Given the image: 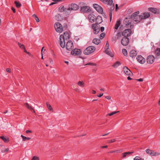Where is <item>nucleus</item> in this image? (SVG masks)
I'll list each match as a JSON object with an SVG mask.
<instances>
[{"instance_id": "nucleus-1", "label": "nucleus", "mask_w": 160, "mask_h": 160, "mask_svg": "<svg viewBox=\"0 0 160 160\" xmlns=\"http://www.w3.org/2000/svg\"><path fill=\"white\" fill-rule=\"evenodd\" d=\"M55 30L57 32L61 33L63 31L67 29L68 26L67 23L66 22L62 23L60 22H56L54 24Z\"/></svg>"}, {"instance_id": "nucleus-2", "label": "nucleus", "mask_w": 160, "mask_h": 160, "mask_svg": "<svg viewBox=\"0 0 160 160\" xmlns=\"http://www.w3.org/2000/svg\"><path fill=\"white\" fill-rule=\"evenodd\" d=\"M70 38L69 35L67 32H65L64 35H61L60 37V44L61 47L64 48L65 47V39L68 40Z\"/></svg>"}, {"instance_id": "nucleus-3", "label": "nucleus", "mask_w": 160, "mask_h": 160, "mask_svg": "<svg viewBox=\"0 0 160 160\" xmlns=\"http://www.w3.org/2000/svg\"><path fill=\"white\" fill-rule=\"evenodd\" d=\"M139 13V12L138 11L134 12L130 16V17L132 18L133 22L134 23L137 24L143 19L142 15H138Z\"/></svg>"}, {"instance_id": "nucleus-4", "label": "nucleus", "mask_w": 160, "mask_h": 160, "mask_svg": "<svg viewBox=\"0 0 160 160\" xmlns=\"http://www.w3.org/2000/svg\"><path fill=\"white\" fill-rule=\"evenodd\" d=\"M128 18H126L124 20V23L125 25L127 28L132 29L134 27L133 25L132 24L133 19L130 17V16H128Z\"/></svg>"}, {"instance_id": "nucleus-5", "label": "nucleus", "mask_w": 160, "mask_h": 160, "mask_svg": "<svg viewBox=\"0 0 160 160\" xmlns=\"http://www.w3.org/2000/svg\"><path fill=\"white\" fill-rule=\"evenodd\" d=\"M96 50V48L93 46L88 47L83 51V53L86 55H88L94 52Z\"/></svg>"}, {"instance_id": "nucleus-6", "label": "nucleus", "mask_w": 160, "mask_h": 160, "mask_svg": "<svg viewBox=\"0 0 160 160\" xmlns=\"http://www.w3.org/2000/svg\"><path fill=\"white\" fill-rule=\"evenodd\" d=\"M68 8L67 9V10H77L79 8V6L76 4L72 3L69 5Z\"/></svg>"}, {"instance_id": "nucleus-7", "label": "nucleus", "mask_w": 160, "mask_h": 160, "mask_svg": "<svg viewBox=\"0 0 160 160\" xmlns=\"http://www.w3.org/2000/svg\"><path fill=\"white\" fill-rule=\"evenodd\" d=\"M132 33L131 29L130 28L125 29L124 31L122 32V35L124 37L130 36Z\"/></svg>"}, {"instance_id": "nucleus-8", "label": "nucleus", "mask_w": 160, "mask_h": 160, "mask_svg": "<svg viewBox=\"0 0 160 160\" xmlns=\"http://www.w3.org/2000/svg\"><path fill=\"white\" fill-rule=\"evenodd\" d=\"M100 25H95L94 24H92V28L93 29V32L94 34H98L100 31Z\"/></svg>"}, {"instance_id": "nucleus-9", "label": "nucleus", "mask_w": 160, "mask_h": 160, "mask_svg": "<svg viewBox=\"0 0 160 160\" xmlns=\"http://www.w3.org/2000/svg\"><path fill=\"white\" fill-rule=\"evenodd\" d=\"M93 6L94 8L100 13L102 14L103 12L102 8L99 5L97 4H93Z\"/></svg>"}, {"instance_id": "nucleus-10", "label": "nucleus", "mask_w": 160, "mask_h": 160, "mask_svg": "<svg viewBox=\"0 0 160 160\" xmlns=\"http://www.w3.org/2000/svg\"><path fill=\"white\" fill-rule=\"evenodd\" d=\"M129 42V38L127 37H123L121 41V43L123 46H127Z\"/></svg>"}, {"instance_id": "nucleus-11", "label": "nucleus", "mask_w": 160, "mask_h": 160, "mask_svg": "<svg viewBox=\"0 0 160 160\" xmlns=\"http://www.w3.org/2000/svg\"><path fill=\"white\" fill-rule=\"evenodd\" d=\"M80 49L75 48L71 52V54L74 56H79L81 55Z\"/></svg>"}, {"instance_id": "nucleus-12", "label": "nucleus", "mask_w": 160, "mask_h": 160, "mask_svg": "<svg viewBox=\"0 0 160 160\" xmlns=\"http://www.w3.org/2000/svg\"><path fill=\"white\" fill-rule=\"evenodd\" d=\"M80 11L82 13H85L90 12L91 10L89 9V7L83 6H81Z\"/></svg>"}, {"instance_id": "nucleus-13", "label": "nucleus", "mask_w": 160, "mask_h": 160, "mask_svg": "<svg viewBox=\"0 0 160 160\" xmlns=\"http://www.w3.org/2000/svg\"><path fill=\"white\" fill-rule=\"evenodd\" d=\"M55 18L58 21L61 22V23L62 22L63 23L65 22L67 23L66 20L65 19H64L63 17L60 14H58L56 15L55 16Z\"/></svg>"}, {"instance_id": "nucleus-14", "label": "nucleus", "mask_w": 160, "mask_h": 160, "mask_svg": "<svg viewBox=\"0 0 160 160\" xmlns=\"http://www.w3.org/2000/svg\"><path fill=\"white\" fill-rule=\"evenodd\" d=\"M146 152L147 153L149 154L151 156H158L160 154V153L154 152V151L151 150L149 149H147L146 150Z\"/></svg>"}, {"instance_id": "nucleus-15", "label": "nucleus", "mask_w": 160, "mask_h": 160, "mask_svg": "<svg viewBox=\"0 0 160 160\" xmlns=\"http://www.w3.org/2000/svg\"><path fill=\"white\" fill-rule=\"evenodd\" d=\"M154 56L151 55L148 57L146 61L148 63L152 64L154 62Z\"/></svg>"}, {"instance_id": "nucleus-16", "label": "nucleus", "mask_w": 160, "mask_h": 160, "mask_svg": "<svg viewBox=\"0 0 160 160\" xmlns=\"http://www.w3.org/2000/svg\"><path fill=\"white\" fill-rule=\"evenodd\" d=\"M73 43L71 41H68L66 45V48L68 50L71 51L72 49V48H73Z\"/></svg>"}, {"instance_id": "nucleus-17", "label": "nucleus", "mask_w": 160, "mask_h": 160, "mask_svg": "<svg viewBox=\"0 0 160 160\" xmlns=\"http://www.w3.org/2000/svg\"><path fill=\"white\" fill-rule=\"evenodd\" d=\"M95 21H96L95 23H93L95 25H99V24L101 23L102 22V17L100 16H98L96 18Z\"/></svg>"}, {"instance_id": "nucleus-18", "label": "nucleus", "mask_w": 160, "mask_h": 160, "mask_svg": "<svg viewBox=\"0 0 160 160\" xmlns=\"http://www.w3.org/2000/svg\"><path fill=\"white\" fill-rule=\"evenodd\" d=\"M88 18L90 22L91 23L94 22L96 18V16L93 14H91L88 15Z\"/></svg>"}, {"instance_id": "nucleus-19", "label": "nucleus", "mask_w": 160, "mask_h": 160, "mask_svg": "<svg viewBox=\"0 0 160 160\" xmlns=\"http://www.w3.org/2000/svg\"><path fill=\"white\" fill-rule=\"evenodd\" d=\"M115 9L114 4H113L111 6L110 8H109V15L110 16V21L111 22L112 19V12Z\"/></svg>"}, {"instance_id": "nucleus-20", "label": "nucleus", "mask_w": 160, "mask_h": 160, "mask_svg": "<svg viewBox=\"0 0 160 160\" xmlns=\"http://www.w3.org/2000/svg\"><path fill=\"white\" fill-rule=\"evenodd\" d=\"M137 61L140 63L143 64L145 62V59L141 55H138L137 57Z\"/></svg>"}, {"instance_id": "nucleus-21", "label": "nucleus", "mask_w": 160, "mask_h": 160, "mask_svg": "<svg viewBox=\"0 0 160 160\" xmlns=\"http://www.w3.org/2000/svg\"><path fill=\"white\" fill-rule=\"evenodd\" d=\"M124 72L125 74L127 75H130L131 74H132V73L130 70L126 66H125L123 68Z\"/></svg>"}, {"instance_id": "nucleus-22", "label": "nucleus", "mask_w": 160, "mask_h": 160, "mask_svg": "<svg viewBox=\"0 0 160 160\" xmlns=\"http://www.w3.org/2000/svg\"><path fill=\"white\" fill-rule=\"evenodd\" d=\"M148 10L154 14H158L159 13V10L158 9L154 8H149Z\"/></svg>"}, {"instance_id": "nucleus-23", "label": "nucleus", "mask_w": 160, "mask_h": 160, "mask_svg": "<svg viewBox=\"0 0 160 160\" xmlns=\"http://www.w3.org/2000/svg\"><path fill=\"white\" fill-rule=\"evenodd\" d=\"M137 55V52L136 51L134 50H132L129 53L130 56L132 58L136 57Z\"/></svg>"}, {"instance_id": "nucleus-24", "label": "nucleus", "mask_w": 160, "mask_h": 160, "mask_svg": "<svg viewBox=\"0 0 160 160\" xmlns=\"http://www.w3.org/2000/svg\"><path fill=\"white\" fill-rule=\"evenodd\" d=\"M67 9L65 8L64 6H60L58 9V11L59 12H67Z\"/></svg>"}, {"instance_id": "nucleus-25", "label": "nucleus", "mask_w": 160, "mask_h": 160, "mask_svg": "<svg viewBox=\"0 0 160 160\" xmlns=\"http://www.w3.org/2000/svg\"><path fill=\"white\" fill-rule=\"evenodd\" d=\"M143 19H146L149 18L150 16V13L148 12H145L143 13Z\"/></svg>"}, {"instance_id": "nucleus-26", "label": "nucleus", "mask_w": 160, "mask_h": 160, "mask_svg": "<svg viewBox=\"0 0 160 160\" xmlns=\"http://www.w3.org/2000/svg\"><path fill=\"white\" fill-rule=\"evenodd\" d=\"M121 24V21L120 20H118L115 24L114 28L115 30H117Z\"/></svg>"}, {"instance_id": "nucleus-27", "label": "nucleus", "mask_w": 160, "mask_h": 160, "mask_svg": "<svg viewBox=\"0 0 160 160\" xmlns=\"http://www.w3.org/2000/svg\"><path fill=\"white\" fill-rule=\"evenodd\" d=\"M92 42L98 45L101 42V40L99 39L95 38L93 40Z\"/></svg>"}, {"instance_id": "nucleus-28", "label": "nucleus", "mask_w": 160, "mask_h": 160, "mask_svg": "<svg viewBox=\"0 0 160 160\" xmlns=\"http://www.w3.org/2000/svg\"><path fill=\"white\" fill-rule=\"evenodd\" d=\"M0 138L2 139L5 142H8L9 141V138L8 137H5L4 136L0 137Z\"/></svg>"}, {"instance_id": "nucleus-29", "label": "nucleus", "mask_w": 160, "mask_h": 160, "mask_svg": "<svg viewBox=\"0 0 160 160\" xmlns=\"http://www.w3.org/2000/svg\"><path fill=\"white\" fill-rule=\"evenodd\" d=\"M121 64V63L120 61H117L112 65V66L114 68H116Z\"/></svg>"}, {"instance_id": "nucleus-30", "label": "nucleus", "mask_w": 160, "mask_h": 160, "mask_svg": "<svg viewBox=\"0 0 160 160\" xmlns=\"http://www.w3.org/2000/svg\"><path fill=\"white\" fill-rule=\"evenodd\" d=\"M14 3L15 4L16 6L18 8H20L21 6V4L19 2H18L17 1H15Z\"/></svg>"}, {"instance_id": "nucleus-31", "label": "nucleus", "mask_w": 160, "mask_h": 160, "mask_svg": "<svg viewBox=\"0 0 160 160\" xmlns=\"http://www.w3.org/2000/svg\"><path fill=\"white\" fill-rule=\"evenodd\" d=\"M155 53L157 56L160 55V48H158L155 51Z\"/></svg>"}, {"instance_id": "nucleus-32", "label": "nucleus", "mask_w": 160, "mask_h": 160, "mask_svg": "<svg viewBox=\"0 0 160 160\" xmlns=\"http://www.w3.org/2000/svg\"><path fill=\"white\" fill-rule=\"evenodd\" d=\"M21 137L22 138V140L23 141H25L26 140H29L31 139V138H28V137H26L24 136H23V135H21Z\"/></svg>"}, {"instance_id": "nucleus-33", "label": "nucleus", "mask_w": 160, "mask_h": 160, "mask_svg": "<svg viewBox=\"0 0 160 160\" xmlns=\"http://www.w3.org/2000/svg\"><path fill=\"white\" fill-rule=\"evenodd\" d=\"M122 52L123 55L125 56H127L128 55V53L126 49L123 48L122 49Z\"/></svg>"}, {"instance_id": "nucleus-34", "label": "nucleus", "mask_w": 160, "mask_h": 160, "mask_svg": "<svg viewBox=\"0 0 160 160\" xmlns=\"http://www.w3.org/2000/svg\"><path fill=\"white\" fill-rule=\"evenodd\" d=\"M46 104L48 109H49L50 111H52V110L53 111L52 108V106L48 102H47Z\"/></svg>"}, {"instance_id": "nucleus-35", "label": "nucleus", "mask_w": 160, "mask_h": 160, "mask_svg": "<svg viewBox=\"0 0 160 160\" xmlns=\"http://www.w3.org/2000/svg\"><path fill=\"white\" fill-rule=\"evenodd\" d=\"M18 44L20 48L22 49H25V47L23 44H22L19 42L18 43Z\"/></svg>"}, {"instance_id": "nucleus-36", "label": "nucleus", "mask_w": 160, "mask_h": 160, "mask_svg": "<svg viewBox=\"0 0 160 160\" xmlns=\"http://www.w3.org/2000/svg\"><path fill=\"white\" fill-rule=\"evenodd\" d=\"M78 84L79 86L82 87H83L84 86V83L80 81L78 82Z\"/></svg>"}, {"instance_id": "nucleus-37", "label": "nucleus", "mask_w": 160, "mask_h": 160, "mask_svg": "<svg viewBox=\"0 0 160 160\" xmlns=\"http://www.w3.org/2000/svg\"><path fill=\"white\" fill-rule=\"evenodd\" d=\"M106 53L112 57H113L114 56V54L112 53L110 51L107 52H106Z\"/></svg>"}, {"instance_id": "nucleus-38", "label": "nucleus", "mask_w": 160, "mask_h": 160, "mask_svg": "<svg viewBox=\"0 0 160 160\" xmlns=\"http://www.w3.org/2000/svg\"><path fill=\"white\" fill-rule=\"evenodd\" d=\"M105 36V33L104 32L100 34V39H103Z\"/></svg>"}, {"instance_id": "nucleus-39", "label": "nucleus", "mask_w": 160, "mask_h": 160, "mask_svg": "<svg viewBox=\"0 0 160 160\" xmlns=\"http://www.w3.org/2000/svg\"><path fill=\"white\" fill-rule=\"evenodd\" d=\"M119 112V111L113 112H112L110 113H109L108 114V115L109 116H111L117 113L118 112Z\"/></svg>"}, {"instance_id": "nucleus-40", "label": "nucleus", "mask_w": 160, "mask_h": 160, "mask_svg": "<svg viewBox=\"0 0 160 160\" xmlns=\"http://www.w3.org/2000/svg\"><path fill=\"white\" fill-rule=\"evenodd\" d=\"M85 65H91V66H96V64L95 63H93L91 62H88V63H87V64H86Z\"/></svg>"}, {"instance_id": "nucleus-41", "label": "nucleus", "mask_w": 160, "mask_h": 160, "mask_svg": "<svg viewBox=\"0 0 160 160\" xmlns=\"http://www.w3.org/2000/svg\"><path fill=\"white\" fill-rule=\"evenodd\" d=\"M134 160H144V159L143 158H141L139 156H136L134 158Z\"/></svg>"}, {"instance_id": "nucleus-42", "label": "nucleus", "mask_w": 160, "mask_h": 160, "mask_svg": "<svg viewBox=\"0 0 160 160\" xmlns=\"http://www.w3.org/2000/svg\"><path fill=\"white\" fill-rule=\"evenodd\" d=\"M33 16L35 18L36 20V21L37 22H39V19L38 18V17L36 15V14H34L33 15Z\"/></svg>"}, {"instance_id": "nucleus-43", "label": "nucleus", "mask_w": 160, "mask_h": 160, "mask_svg": "<svg viewBox=\"0 0 160 160\" xmlns=\"http://www.w3.org/2000/svg\"><path fill=\"white\" fill-rule=\"evenodd\" d=\"M25 106L26 107L29 109H30V108H31L32 107V106H29L28 103H25Z\"/></svg>"}, {"instance_id": "nucleus-44", "label": "nucleus", "mask_w": 160, "mask_h": 160, "mask_svg": "<svg viewBox=\"0 0 160 160\" xmlns=\"http://www.w3.org/2000/svg\"><path fill=\"white\" fill-rule=\"evenodd\" d=\"M39 158L35 156H34L32 159V160H39Z\"/></svg>"}, {"instance_id": "nucleus-45", "label": "nucleus", "mask_w": 160, "mask_h": 160, "mask_svg": "<svg viewBox=\"0 0 160 160\" xmlns=\"http://www.w3.org/2000/svg\"><path fill=\"white\" fill-rule=\"evenodd\" d=\"M127 155V153H126V152H125L124 153H123L122 154V158H125Z\"/></svg>"}, {"instance_id": "nucleus-46", "label": "nucleus", "mask_w": 160, "mask_h": 160, "mask_svg": "<svg viewBox=\"0 0 160 160\" xmlns=\"http://www.w3.org/2000/svg\"><path fill=\"white\" fill-rule=\"evenodd\" d=\"M116 141V140L115 139H112L111 140H110L109 141V143H112V142H115V141Z\"/></svg>"}, {"instance_id": "nucleus-47", "label": "nucleus", "mask_w": 160, "mask_h": 160, "mask_svg": "<svg viewBox=\"0 0 160 160\" xmlns=\"http://www.w3.org/2000/svg\"><path fill=\"white\" fill-rule=\"evenodd\" d=\"M48 61L51 64H52L53 63V61L52 59L51 58H49L48 59Z\"/></svg>"}, {"instance_id": "nucleus-48", "label": "nucleus", "mask_w": 160, "mask_h": 160, "mask_svg": "<svg viewBox=\"0 0 160 160\" xmlns=\"http://www.w3.org/2000/svg\"><path fill=\"white\" fill-rule=\"evenodd\" d=\"M105 47H107V48H109V45L108 41H107Z\"/></svg>"}, {"instance_id": "nucleus-49", "label": "nucleus", "mask_w": 160, "mask_h": 160, "mask_svg": "<svg viewBox=\"0 0 160 160\" xmlns=\"http://www.w3.org/2000/svg\"><path fill=\"white\" fill-rule=\"evenodd\" d=\"M9 151V149L8 148H6L4 150L2 151V152H8Z\"/></svg>"}, {"instance_id": "nucleus-50", "label": "nucleus", "mask_w": 160, "mask_h": 160, "mask_svg": "<svg viewBox=\"0 0 160 160\" xmlns=\"http://www.w3.org/2000/svg\"><path fill=\"white\" fill-rule=\"evenodd\" d=\"M118 9V5L117 4H116L115 5V10L116 11H117Z\"/></svg>"}, {"instance_id": "nucleus-51", "label": "nucleus", "mask_w": 160, "mask_h": 160, "mask_svg": "<svg viewBox=\"0 0 160 160\" xmlns=\"http://www.w3.org/2000/svg\"><path fill=\"white\" fill-rule=\"evenodd\" d=\"M29 110H30L31 111V112H34L35 113V110L33 109L32 107L31 108H30Z\"/></svg>"}, {"instance_id": "nucleus-52", "label": "nucleus", "mask_w": 160, "mask_h": 160, "mask_svg": "<svg viewBox=\"0 0 160 160\" xmlns=\"http://www.w3.org/2000/svg\"><path fill=\"white\" fill-rule=\"evenodd\" d=\"M126 153H127V155L128 154H132L134 152H126Z\"/></svg>"}, {"instance_id": "nucleus-53", "label": "nucleus", "mask_w": 160, "mask_h": 160, "mask_svg": "<svg viewBox=\"0 0 160 160\" xmlns=\"http://www.w3.org/2000/svg\"><path fill=\"white\" fill-rule=\"evenodd\" d=\"M122 149H119L118 150H116V152L118 153V152H122Z\"/></svg>"}, {"instance_id": "nucleus-54", "label": "nucleus", "mask_w": 160, "mask_h": 160, "mask_svg": "<svg viewBox=\"0 0 160 160\" xmlns=\"http://www.w3.org/2000/svg\"><path fill=\"white\" fill-rule=\"evenodd\" d=\"M104 30V28L103 27H102L100 28V30L101 32H102Z\"/></svg>"}, {"instance_id": "nucleus-55", "label": "nucleus", "mask_w": 160, "mask_h": 160, "mask_svg": "<svg viewBox=\"0 0 160 160\" xmlns=\"http://www.w3.org/2000/svg\"><path fill=\"white\" fill-rule=\"evenodd\" d=\"M26 132L27 133H32V131L31 130H27L26 131Z\"/></svg>"}, {"instance_id": "nucleus-56", "label": "nucleus", "mask_w": 160, "mask_h": 160, "mask_svg": "<svg viewBox=\"0 0 160 160\" xmlns=\"http://www.w3.org/2000/svg\"><path fill=\"white\" fill-rule=\"evenodd\" d=\"M6 71L7 72L10 73L11 72V70L9 68H7L6 69Z\"/></svg>"}, {"instance_id": "nucleus-57", "label": "nucleus", "mask_w": 160, "mask_h": 160, "mask_svg": "<svg viewBox=\"0 0 160 160\" xmlns=\"http://www.w3.org/2000/svg\"><path fill=\"white\" fill-rule=\"evenodd\" d=\"M11 9L14 13H15L16 12V10L15 8L13 7H12Z\"/></svg>"}, {"instance_id": "nucleus-58", "label": "nucleus", "mask_w": 160, "mask_h": 160, "mask_svg": "<svg viewBox=\"0 0 160 160\" xmlns=\"http://www.w3.org/2000/svg\"><path fill=\"white\" fill-rule=\"evenodd\" d=\"M137 80L139 82H142L143 81V79L139 78V79H137Z\"/></svg>"}, {"instance_id": "nucleus-59", "label": "nucleus", "mask_w": 160, "mask_h": 160, "mask_svg": "<svg viewBox=\"0 0 160 160\" xmlns=\"http://www.w3.org/2000/svg\"><path fill=\"white\" fill-rule=\"evenodd\" d=\"M108 147V146L105 145L104 146H102L101 147V148H107Z\"/></svg>"}, {"instance_id": "nucleus-60", "label": "nucleus", "mask_w": 160, "mask_h": 160, "mask_svg": "<svg viewBox=\"0 0 160 160\" xmlns=\"http://www.w3.org/2000/svg\"><path fill=\"white\" fill-rule=\"evenodd\" d=\"M110 50L109 48H106V49L105 50V52L106 53V52H107L110 51Z\"/></svg>"}, {"instance_id": "nucleus-61", "label": "nucleus", "mask_w": 160, "mask_h": 160, "mask_svg": "<svg viewBox=\"0 0 160 160\" xmlns=\"http://www.w3.org/2000/svg\"><path fill=\"white\" fill-rule=\"evenodd\" d=\"M105 98L108 99H111V97L108 96L105 97Z\"/></svg>"}, {"instance_id": "nucleus-62", "label": "nucleus", "mask_w": 160, "mask_h": 160, "mask_svg": "<svg viewBox=\"0 0 160 160\" xmlns=\"http://www.w3.org/2000/svg\"><path fill=\"white\" fill-rule=\"evenodd\" d=\"M114 152H116V150L111 151L110 152H108V153H112Z\"/></svg>"}, {"instance_id": "nucleus-63", "label": "nucleus", "mask_w": 160, "mask_h": 160, "mask_svg": "<svg viewBox=\"0 0 160 160\" xmlns=\"http://www.w3.org/2000/svg\"><path fill=\"white\" fill-rule=\"evenodd\" d=\"M103 93H101L99 95H97V96L99 97H101L102 96H103Z\"/></svg>"}, {"instance_id": "nucleus-64", "label": "nucleus", "mask_w": 160, "mask_h": 160, "mask_svg": "<svg viewBox=\"0 0 160 160\" xmlns=\"http://www.w3.org/2000/svg\"><path fill=\"white\" fill-rule=\"evenodd\" d=\"M127 79L128 80H131L132 79V78L130 76H128L127 78Z\"/></svg>"}]
</instances>
